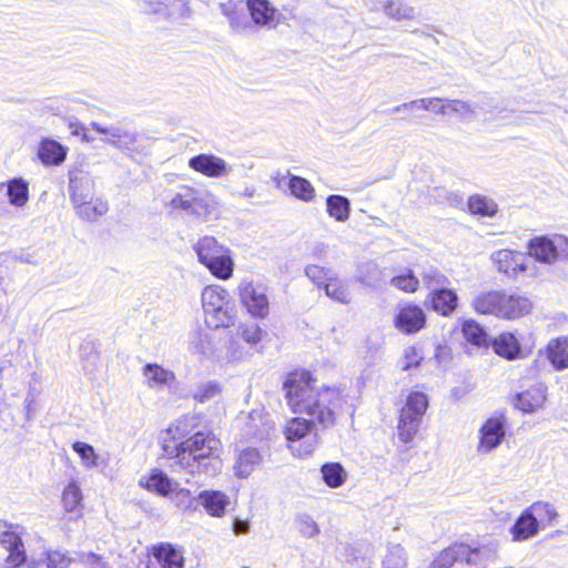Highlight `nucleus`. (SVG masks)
I'll use <instances>...</instances> for the list:
<instances>
[{"label":"nucleus","instance_id":"27","mask_svg":"<svg viewBox=\"0 0 568 568\" xmlns=\"http://www.w3.org/2000/svg\"><path fill=\"white\" fill-rule=\"evenodd\" d=\"M429 297L432 308L443 316L450 315L457 307V294L446 287L436 288Z\"/></svg>","mask_w":568,"mask_h":568},{"label":"nucleus","instance_id":"17","mask_svg":"<svg viewBox=\"0 0 568 568\" xmlns=\"http://www.w3.org/2000/svg\"><path fill=\"white\" fill-rule=\"evenodd\" d=\"M528 254L539 263L555 264L560 261L555 236H535L528 242Z\"/></svg>","mask_w":568,"mask_h":568},{"label":"nucleus","instance_id":"47","mask_svg":"<svg viewBox=\"0 0 568 568\" xmlns=\"http://www.w3.org/2000/svg\"><path fill=\"white\" fill-rule=\"evenodd\" d=\"M174 491L173 500L176 507L183 511H195L197 509L196 498L186 488H179Z\"/></svg>","mask_w":568,"mask_h":568},{"label":"nucleus","instance_id":"64","mask_svg":"<svg viewBox=\"0 0 568 568\" xmlns=\"http://www.w3.org/2000/svg\"><path fill=\"white\" fill-rule=\"evenodd\" d=\"M430 101H432L430 108H428L427 111H432V112L438 114V108L442 105L443 99H440V98H430Z\"/></svg>","mask_w":568,"mask_h":568},{"label":"nucleus","instance_id":"34","mask_svg":"<svg viewBox=\"0 0 568 568\" xmlns=\"http://www.w3.org/2000/svg\"><path fill=\"white\" fill-rule=\"evenodd\" d=\"M322 478L324 483L331 488H338L347 479V473L339 463L329 462L321 467Z\"/></svg>","mask_w":568,"mask_h":568},{"label":"nucleus","instance_id":"4","mask_svg":"<svg viewBox=\"0 0 568 568\" xmlns=\"http://www.w3.org/2000/svg\"><path fill=\"white\" fill-rule=\"evenodd\" d=\"M202 306L207 326L220 328L234 324L235 310L229 301L227 292L221 286L210 285L203 290Z\"/></svg>","mask_w":568,"mask_h":568},{"label":"nucleus","instance_id":"52","mask_svg":"<svg viewBox=\"0 0 568 568\" xmlns=\"http://www.w3.org/2000/svg\"><path fill=\"white\" fill-rule=\"evenodd\" d=\"M423 356L419 354L418 349L414 346H408L404 351V355L399 361V366L403 371H408L412 367H416L419 365Z\"/></svg>","mask_w":568,"mask_h":568},{"label":"nucleus","instance_id":"40","mask_svg":"<svg viewBox=\"0 0 568 568\" xmlns=\"http://www.w3.org/2000/svg\"><path fill=\"white\" fill-rule=\"evenodd\" d=\"M324 290L326 295L334 301L343 304H348L351 302V293L347 285L335 277H331L326 283H324Z\"/></svg>","mask_w":568,"mask_h":568},{"label":"nucleus","instance_id":"3","mask_svg":"<svg viewBox=\"0 0 568 568\" xmlns=\"http://www.w3.org/2000/svg\"><path fill=\"white\" fill-rule=\"evenodd\" d=\"M199 262L203 264L212 275L221 280H227L233 274V261L230 250L220 244L213 236H203L194 245Z\"/></svg>","mask_w":568,"mask_h":568},{"label":"nucleus","instance_id":"31","mask_svg":"<svg viewBox=\"0 0 568 568\" xmlns=\"http://www.w3.org/2000/svg\"><path fill=\"white\" fill-rule=\"evenodd\" d=\"M143 375L150 387L168 386L171 387L175 382L173 372L163 368L158 364H146L143 368Z\"/></svg>","mask_w":568,"mask_h":568},{"label":"nucleus","instance_id":"51","mask_svg":"<svg viewBox=\"0 0 568 568\" xmlns=\"http://www.w3.org/2000/svg\"><path fill=\"white\" fill-rule=\"evenodd\" d=\"M379 277V271L375 263L366 262L358 268L357 280L365 285H373Z\"/></svg>","mask_w":568,"mask_h":568},{"label":"nucleus","instance_id":"59","mask_svg":"<svg viewBox=\"0 0 568 568\" xmlns=\"http://www.w3.org/2000/svg\"><path fill=\"white\" fill-rule=\"evenodd\" d=\"M554 236L560 261H568V237L560 234H555Z\"/></svg>","mask_w":568,"mask_h":568},{"label":"nucleus","instance_id":"50","mask_svg":"<svg viewBox=\"0 0 568 568\" xmlns=\"http://www.w3.org/2000/svg\"><path fill=\"white\" fill-rule=\"evenodd\" d=\"M424 284L435 292L436 288L446 287L449 280L436 268H429L423 274Z\"/></svg>","mask_w":568,"mask_h":568},{"label":"nucleus","instance_id":"22","mask_svg":"<svg viewBox=\"0 0 568 568\" xmlns=\"http://www.w3.org/2000/svg\"><path fill=\"white\" fill-rule=\"evenodd\" d=\"M154 560L150 562V568H183L184 558L180 551L171 545H159L154 547Z\"/></svg>","mask_w":568,"mask_h":568},{"label":"nucleus","instance_id":"62","mask_svg":"<svg viewBox=\"0 0 568 568\" xmlns=\"http://www.w3.org/2000/svg\"><path fill=\"white\" fill-rule=\"evenodd\" d=\"M430 98H423L407 102V105H410L412 109H420L427 111L428 108H430Z\"/></svg>","mask_w":568,"mask_h":568},{"label":"nucleus","instance_id":"7","mask_svg":"<svg viewBox=\"0 0 568 568\" xmlns=\"http://www.w3.org/2000/svg\"><path fill=\"white\" fill-rule=\"evenodd\" d=\"M164 205L196 216L205 214L210 207L207 197L200 190L189 185L179 186Z\"/></svg>","mask_w":568,"mask_h":568},{"label":"nucleus","instance_id":"16","mask_svg":"<svg viewBox=\"0 0 568 568\" xmlns=\"http://www.w3.org/2000/svg\"><path fill=\"white\" fill-rule=\"evenodd\" d=\"M426 322L424 311L414 304H407L399 308L395 317V326L405 334L420 331Z\"/></svg>","mask_w":568,"mask_h":568},{"label":"nucleus","instance_id":"39","mask_svg":"<svg viewBox=\"0 0 568 568\" xmlns=\"http://www.w3.org/2000/svg\"><path fill=\"white\" fill-rule=\"evenodd\" d=\"M384 12L395 20H412L415 18V9L404 0H388L384 6Z\"/></svg>","mask_w":568,"mask_h":568},{"label":"nucleus","instance_id":"45","mask_svg":"<svg viewBox=\"0 0 568 568\" xmlns=\"http://www.w3.org/2000/svg\"><path fill=\"white\" fill-rule=\"evenodd\" d=\"M72 448L80 456L87 468H94L98 466V455L95 454L93 446L83 442H75L73 443Z\"/></svg>","mask_w":568,"mask_h":568},{"label":"nucleus","instance_id":"42","mask_svg":"<svg viewBox=\"0 0 568 568\" xmlns=\"http://www.w3.org/2000/svg\"><path fill=\"white\" fill-rule=\"evenodd\" d=\"M190 351L196 354H205L210 349V337L205 329L195 328L189 334Z\"/></svg>","mask_w":568,"mask_h":568},{"label":"nucleus","instance_id":"25","mask_svg":"<svg viewBox=\"0 0 568 568\" xmlns=\"http://www.w3.org/2000/svg\"><path fill=\"white\" fill-rule=\"evenodd\" d=\"M140 485L160 496H168L178 486L163 470L158 468L153 469L146 478H142Z\"/></svg>","mask_w":568,"mask_h":568},{"label":"nucleus","instance_id":"57","mask_svg":"<svg viewBox=\"0 0 568 568\" xmlns=\"http://www.w3.org/2000/svg\"><path fill=\"white\" fill-rule=\"evenodd\" d=\"M387 562L393 566V568H403L406 566V551L400 545H394L389 549V555L387 558Z\"/></svg>","mask_w":568,"mask_h":568},{"label":"nucleus","instance_id":"46","mask_svg":"<svg viewBox=\"0 0 568 568\" xmlns=\"http://www.w3.org/2000/svg\"><path fill=\"white\" fill-rule=\"evenodd\" d=\"M456 561L459 560L456 544L444 549L429 565L428 568H450Z\"/></svg>","mask_w":568,"mask_h":568},{"label":"nucleus","instance_id":"53","mask_svg":"<svg viewBox=\"0 0 568 568\" xmlns=\"http://www.w3.org/2000/svg\"><path fill=\"white\" fill-rule=\"evenodd\" d=\"M47 568H68L71 559L58 550H48L44 558Z\"/></svg>","mask_w":568,"mask_h":568},{"label":"nucleus","instance_id":"63","mask_svg":"<svg viewBox=\"0 0 568 568\" xmlns=\"http://www.w3.org/2000/svg\"><path fill=\"white\" fill-rule=\"evenodd\" d=\"M453 100H443L442 105L438 108V114L447 115L452 112Z\"/></svg>","mask_w":568,"mask_h":568},{"label":"nucleus","instance_id":"12","mask_svg":"<svg viewBox=\"0 0 568 568\" xmlns=\"http://www.w3.org/2000/svg\"><path fill=\"white\" fill-rule=\"evenodd\" d=\"M91 126L94 131L105 135L103 142L113 145L122 151L133 150L134 144L138 142V133L116 125L103 126L100 123L92 122Z\"/></svg>","mask_w":568,"mask_h":568},{"label":"nucleus","instance_id":"61","mask_svg":"<svg viewBox=\"0 0 568 568\" xmlns=\"http://www.w3.org/2000/svg\"><path fill=\"white\" fill-rule=\"evenodd\" d=\"M70 129L72 130L73 135H82L84 141H92L93 139L85 133V126L79 122H71Z\"/></svg>","mask_w":568,"mask_h":568},{"label":"nucleus","instance_id":"19","mask_svg":"<svg viewBox=\"0 0 568 568\" xmlns=\"http://www.w3.org/2000/svg\"><path fill=\"white\" fill-rule=\"evenodd\" d=\"M196 500L207 515L216 518H221L225 515L226 508L231 503L230 497L225 493L213 489L200 491Z\"/></svg>","mask_w":568,"mask_h":568},{"label":"nucleus","instance_id":"29","mask_svg":"<svg viewBox=\"0 0 568 568\" xmlns=\"http://www.w3.org/2000/svg\"><path fill=\"white\" fill-rule=\"evenodd\" d=\"M38 155L47 165H59L65 160L67 149L54 140L44 139L39 146Z\"/></svg>","mask_w":568,"mask_h":568},{"label":"nucleus","instance_id":"28","mask_svg":"<svg viewBox=\"0 0 568 568\" xmlns=\"http://www.w3.org/2000/svg\"><path fill=\"white\" fill-rule=\"evenodd\" d=\"M538 531L539 527L527 509L523 511V514L516 519L515 524L510 527L513 541L528 540L535 537Z\"/></svg>","mask_w":568,"mask_h":568},{"label":"nucleus","instance_id":"32","mask_svg":"<svg viewBox=\"0 0 568 568\" xmlns=\"http://www.w3.org/2000/svg\"><path fill=\"white\" fill-rule=\"evenodd\" d=\"M326 212L336 222L344 223L351 215V202L343 195H328L326 197Z\"/></svg>","mask_w":568,"mask_h":568},{"label":"nucleus","instance_id":"43","mask_svg":"<svg viewBox=\"0 0 568 568\" xmlns=\"http://www.w3.org/2000/svg\"><path fill=\"white\" fill-rule=\"evenodd\" d=\"M82 500V491L77 481H71L62 493V504L67 511H73Z\"/></svg>","mask_w":568,"mask_h":568},{"label":"nucleus","instance_id":"20","mask_svg":"<svg viewBox=\"0 0 568 568\" xmlns=\"http://www.w3.org/2000/svg\"><path fill=\"white\" fill-rule=\"evenodd\" d=\"M505 295L503 291L481 292L474 297L471 305L477 313L499 317Z\"/></svg>","mask_w":568,"mask_h":568},{"label":"nucleus","instance_id":"48","mask_svg":"<svg viewBox=\"0 0 568 568\" xmlns=\"http://www.w3.org/2000/svg\"><path fill=\"white\" fill-rule=\"evenodd\" d=\"M295 523L298 531L306 538L315 537L320 532L318 525L307 514H298Z\"/></svg>","mask_w":568,"mask_h":568},{"label":"nucleus","instance_id":"1","mask_svg":"<svg viewBox=\"0 0 568 568\" xmlns=\"http://www.w3.org/2000/svg\"><path fill=\"white\" fill-rule=\"evenodd\" d=\"M312 382L308 372H296L290 374L283 384L291 409L296 414H306L312 417L311 420L303 417L292 418L284 429L290 449L300 457L312 454L318 444L315 423L323 429L333 426L347 403L341 389L335 387L318 389Z\"/></svg>","mask_w":568,"mask_h":568},{"label":"nucleus","instance_id":"41","mask_svg":"<svg viewBox=\"0 0 568 568\" xmlns=\"http://www.w3.org/2000/svg\"><path fill=\"white\" fill-rule=\"evenodd\" d=\"M222 387L220 383L215 381H207L196 385V387L191 392V396L199 403H206L219 396Z\"/></svg>","mask_w":568,"mask_h":568},{"label":"nucleus","instance_id":"11","mask_svg":"<svg viewBox=\"0 0 568 568\" xmlns=\"http://www.w3.org/2000/svg\"><path fill=\"white\" fill-rule=\"evenodd\" d=\"M145 10L166 19L178 21L191 17L190 0H145Z\"/></svg>","mask_w":568,"mask_h":568},{"label":"nucleus","instance_id":"21","mask_svg":"<svg viewBox=\"0 0 568 568\" xmlns=\"http://www.w3.org/2000/svg\"><path fill=\"white\" fill-rule=\"evenodd\" d=\"M546 386L537 384L517 394L515 406L524 413H534L542 407L546 400Z\"/></svg>","mask_w":568,"mask_h":568},{"label":"nucleus","instance_id":"33","mask_svg":"<svg viewBox=\"0 0 568 568\" xmlns=\"http://www.w3.org/2000/svg\"><path fill=\"white\" fill-rule=\"evenodd\" d=\"M548 357L556 369L568 368V338L552 339L548 344Z\"/></svg>","mask_w":568,"mask_h":568},{"label":"nucleus","instance_id":"9","mask_svg":"<svg viewBox=\"0 0 568 568\" xmlns=\"http://www.w3.org/2000/svg\"><path fill=\"white\" fill-rule=\"evenodd\" d=\"M456 549L460 561L477 568H485L498 557V545L496 542H488L474 548L465 544H456Z\"/></svg>","mask_w":568,"mask_h":568},{"label":"nucleus","instance_id":"30","mask_svg":"<svg viewBox=\"0 0 568 568\" xmlns=\"http://www.w3.org/2000/svg\"><path fill=\"white\" fill-rule=\"evenodd\" d=\"M493 348L496 354L507 359H514L519 356L521 349L518 339L513 333H501L495 338Z\"/></svg>","mask_w":568,"mask_h":568},{"label":"nucleus","instance_id":"44","mask_svg":"<svg viewBox=\"0 0 568 568\" xmlns=\"http://www.w3.org/2000/svg\"><path fill=\"white\" fill-rule=\"evenodd\" d=\"M463 334L465 338L474 345L479 346L486 342L484 328L473 320L466 321L463 324Z\"/></svg>","mask_w":568,"mask_h":568},{"label":"nucleus","instance_id":"10","mask_svg":"<svg viewBox=\"0 0 568 568\" xmlns=\"http://www.w3.org/2000/svg\"><path fill=\"white\" fill-rule=\"evenodd\" d=\"M241 303L254 317H265L268 314V298L261 287L243 282L239 286Z\"/></svg>","mask_w":568,"mask_h":568},{"label":"nucleus","instance_id":"56","mask_svg":"<svg viewBox=\"0 0 568 568\" xmlns=\"http://www.w3.org/2000/svg\"><path fill=\"white\" fill-rule=\"evenodd\" d=\"M452 112L464 121H470L476 113L475 109L468 102L462 100H453Z\"/></svg>","mask_w":568,"mask_h":568},{"label":"nucleus","instance_id":"2","mask_svg":"<svg viewBox=\"0 0 568 568\" xmlns=\"http://www.w3.org/2000/svg\"><path fill=\"white\" fill-rule=\"evenodd\" d=\"M193 417L179 419L175 425V434L185 437L175 446L174 462L171 465L173 470H184L191 475L216 476L222 468V460L219 456L221 443L210 432H196L187 436V426Z\"/></svg>","mask_w":568,"mask_h":568},{"label":"nucleus","instance_id":"23","mask_svg":"<svg viewBox=\"0 0 568 568\" xmlns=\"http://www.w3.org/2000/svg\"><path fill=\"white\" fill-rule=\"evenodd\" d=\"M505 303H503L500 316L501 318H518L530 313L532 308L531 301L521 294H508L505 295Z\"/></svg>","mask_w":568,"mask_h":568},{"label":"nucleus","instance_id":"6","mask_svg":"<svg viewBox=\"0 0 568 568\" xmlns=\"http://www.w3.org/2000/svg\"><path fill=\"white\" fill-rule=\"evenodd\" d=\"M3 530L0 534V545L4 550L8 551V556L4 559V568H19L27 564L29 568H38L41 560L31 558L28 560L26 548L22 541V527L7 521L3 523Z\"/></svg>","mask_w":568,"mask_h":568},{"label":"nucleus","instance_id":"60","mask_svg":"<svg viewBox=\"0 0 568 568\" xmlns=\"http://www.w3.org/2000/svg\"><path fill=\"white\" fill-rule=\"evenodd\" d=\"M232 529L235 535L247 534L250 531V523L247 520L235 518Z\"/></svg>","mask_w":568,"mask_h":568},{"label":"nucleus","instance_id":"15","mask_svg":"<svg viewBox=\"0 0 568 568\" xmlns=\"http://www.w3.org/2000/svg\"><path fill=\"white\" fill-rule=\"evenodd\" d=\"M491 260L499 272L511 277L528 270L527 257L517 251L499 250L491 255Z\"/></svg>","mask_w":568,"mask_h":568},{"label":"nucleus","instance_id":"37","mask_svg":"<svg viewBox=\"0 0 568 568\" xmlns=\"http://www.w3.org/2000/svg\"><path fill=\"white\" fill-rule=\"evenodd\" d=\"M287 186L292 195L304 202H310L315 196V189L304 178L290 175Z\"/></svg>","mask_w":568,"mask_h":568},{"label":"nucleus","instance_id":"13","mask_svg":"<svg viewBox=\"0 0 568 568\" xmlns=\"http://www.w3.org/2000/svg\"><path fill=\"white\" fill-rule=\"evenodd\" d=\"M246 7L256 26L272 29L282 22V13L268 0H246Z\"/></svg>","mask_w":568,"mask_h":568},{"label":"nucleus","instance_id":"54","mask_svg":"<svg viewBox=\"0 0 568 568\" xmlns=\"http://www.w3.org/2000/svg\"><path fill=\"white\" fill-rule=\"evenodd\" d=\"M78 560L84 568H112L102 556L94 552H82L79 555Z\"/></svg>","mask_w":568,"mask_h":568},{"label":"nucleus","instance_id":"26","mask_svg":"<svg viewBox=\"0 0 568 568\" xmlns=\"http://www.w3.org/2000/svg\"><path fill=\"white\" fill-rule=\"evenodd\" d=\"M262 455L256 448H246L239 453L234 471L240 478H247L261 464Z\"/></svg>","mask_w":568,"mask_h":568},{"label":"nucleus","instance_id":"55","mask_svg":"<svg viewBox=\"0 0 568 568\" xmlns=\"http://www.w3.org/2000/svg\"><path fill=\"white\" fill-rule=\"evenodd\" d=\"M262 329L256 324L245 325L240 328L241 338L251 346L261 341Z\"/></svg>","mask_w":568,"mask_h":568},{"label":"nucleus","instance_id":"49","mask_svg":"<svg viewBox=\"0 0 568 568\" xmlns=\"http://www.w3.org/2000/svg\"><path fill=\"white\" fill-rule=\"evenodd\" d=\"M418 278L413 274L410 270H408L405 274L393 277L390 281L393 286L408 293L415 292L418 288Z\"/></svg>","mask_w":568,"mask_h":568},{"label":"nucleus","instance_id":"8","mask_svg":"<svg viewBox=\"0 0 568 568\" xmlns=\"http://www.w3.org/2000/svg\"><path fill=\"white\" fill-rule=\"evenodd\" d=\"M187 165L193 171L211 179L227 176L232 166L213 153H200L189 159Z\"/></svg>","mask_w":568,"mask_h":568},{"label":"nucleus","instance_id":"36","mask_svg":"<svg viewBox=\"0 0 568 568\" xmlns=\"http://www.w3.org/2000/svg\"><path fill=\"white\" fill-rule=\"evenodd\" d=\"M467 205L471 214L481 216L491 217L498 211V205L493 199L479 194L469 196Z\"/></svg>","mask_w":568,"mask_h":568},{"label":"nucleus","instance_id":"5","mask_svg":"<svg viewBox=\"0 0 568 568\" xmlns=\"http://www.w3.org/2000/svg\"><path fill=\"white\" fill-rule=\"evenodd\" d=\"M428 407V398L423 392H412L400 410L397 425L398 437L403 443H410L416 436L422 418Z\"/></svg>","mask_w":568,"mask_h":568},{"label":"nucleus","instance_id":"18","mask_svg":"<svg viewBox=\"0 0 568 568\" xmlns=\"http://www.w3.org/2000/svg\"><path fill=\"white\" fill-rule=\"evenodd\" d=\"M505 436V425L500 418H489L480 428L477 452L486 454L497 448Z\"/></svg>","mask_w":568,"mask_h":568},{"label":"nucleus","instance_id":"14","mask_svg":"<svg viewBox=\"0 0 568 568\" xmlns=\"http://www.w3.org/2000/svg\"><path fill=\"white\" fill-rule=\"evenodd\" d=\"M69 193L72 203L91 199L94 194V181L88 171L80 168L69 171Z\"/></svg>","mask_w":568,"mask_h":568},{"label":"nucleus","instance_id":"35","mask_svg":"<svg viewBox=\"0 0 568 568\" xmlns=\"http://www.w3.org/2000/svg\"><path fill=\"white\" fill-rule=\"evenodd\" d=\"M527 510L536 520L539 528L551 525L558 516L555 507L546 501H536L528 507Z\"/></svg>","mask_w":568,"mask_h":568},{"label":"nucleus","instance_id":"38","mask_svg":"<svg viewBox=\"0 0 568 568\" xmlns=\"http://www.w3.org/2000/svg\"><path fill=\"white\" fill-rule=\"evenodd\" d=\"M7 194L12 205L23 206L29 199L28 183L21 178L9 181Z\"/></svg>","mask_w":568,"mask_h":568},{"label":"nucleus","instance_id":"24","mask_svg":"<svg viewBox=\"0 0 568 568\" xmlns=\"http://www.w3.org/2000/svg\"><path fill=\"white\" fill-rule=\"evenodd\" d=\"M75 214L83 221L93 222L97 221L100 216L104 215L109 210L108 202L102 197H93L88 199L85 201H80L72 203Z\"/></svg>","mask_w":568,"mask_h":568},{"label":"nucleus","instance_id":"58","mask_svg":"<svg viewBox=\"0 0 568 568\" xmlns=\"http://www.w3.org/2000/svg\"><path fill=\"white\" fill-rule=\"evenodd\" d=\"M306 276L314 283H316L318 286L323 282H327L331 277L328 276L327 271L318 265H308L305 268Z\"/></svg>","mask_w":568,"mask_h":568}]
</instances>
